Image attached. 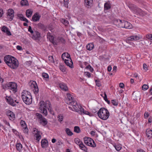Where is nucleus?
I'll return each mask as SVG.
<instances>
[{"label": "nucleus", "instance_id": "f257e3e1", "mask_svg": "<svg viewBox=\"0 0 152 152\" xmlns=\"http://www.w3.org/2000/svg\"><path fill=\"white\" fill-rule=\"evenodd\" d=\"M4 61L7 65L11 68L16 69L18 67L19 63L18 60L10 55H6L4 58Z\"/></svg>", "mask_w": 152, "mask_h": 152}, {"label": "nucleus", "instance_id": "f03ea898", "mask_svg": "<svg viewBox=\"0 0 152 152\" xmlns=\"http://www.w3.org/2000/svg\"><path fill=\"white\" fill-rule=\"evenodd\" d=\"M39 104L40 106L39 109L41 110V112L45 116H46L47 115V107L48 108V110L51 113L52 110L51 104L49 101L48 100L46 101L45 104L44 101H41L40 102Z\"/></svg>", "mask_w": 152, "mask_h": 152}, {"label": "nucleus", "instance_id": "7ed1b4c3", "mask_svg": "<svg viewBox=\"0 0 152 152\" xmlns=\"http://www.w3.org/2000/svg\"><path fill=\"white\" fill-rule=\"evenodd\" d=\"M21 94V97L23 102L26 104L29 105L31 104L32 102V99L30 92L24 90Z\"/></svg>", "mask_w": 152, "mask_h": 152}, {"label": "nucleus", "instance_id": "20e7f679", "mask_svg": "<svg viewBox=\"0 0 152 152\" xmlns=\"http://www.w3.org/2000/svg\"><path fill=\"white\" fill-rule=\"evenodd\" d=\"M98 117L101 119L105 120L109 118L110 115L108 111L104 108H101L97 113Z\"/></svg>", "mask_w": 152, "mask_h": 152}, {"label": "nucleus", "instance_id": "39448f33", "mask_svg": "<svg viewBox=\"0 0 152 152\" xmlns=\"http://www.w3.org/2000/svg\"><path fill=\"white\" fill-rule=\"evenodd\" d=\"M67 103L70 105L72 106L74 110H77L78 104L75 99L73 98L72 95L70 94H67Z\"/></svg>", "mask_w": 152, "mask_h": 152}, {"label": "nucleus", "instance_id": "423d86ee", "mask_svg": "<svg viewBox=\"0 0 152 152\" xmlns=\"http://www.w3.org/2000/svg\"><path fill=\"white\" fill-rule=\"evenodd\" d=\"M69 108L70 109L72 110L73 111H75L76 112H78V113L81 115H83V114H85L86 115H88L90 116H91L92 115V114L90 113L89 112L85 110L83 108L82 106L80 105H78L77 110H73L72 107L70 106L69 107Z\"/></svg>", "mask_w": 152, "mask_h": 152}, {"label": "nucleus", "instance_id": "0eeeda50", "mask_svg": "<svg viewBox=\"0 0 152 152\" xmlns=\"http://www.w3.org/2000/svg\"><path fill=\"white\" fill-rule=\"evenodd\" d=\"M83 139L84 143L86 145L93 147H95L96 146L94 141L91 138L85 137Z\"/></svg>", "mask_w": 152, "mask_h": 152}, {"label": "nucleus", "instance_id": "6e6552de", "mask_svg": "<svg viewBox=\"0 0 152 152\" xmlns=\"http://www.w3.org/2000/svg\"><path fill=\"white\" fill-rule=\"evenodd\" d=\"M14 17V11L12 9H9L7 12V18L10 21H12Z\"/></svg>", "mask_w": 152, "mask_h": 152}, {"label": "nucleus", "instance_id": "1a4fd4ad", "mask_svg": "<svg viewBox=\"0 0 152 152\" xmlns=\"http://www.w3.org/2000/svg\"><path fill=\"white\" fill-rule=\"evenodd\" d=\"M128 7L132 10L134 11H136L138 13L141 11V10L136 7L135 6L131 3H129L128 4Z\"/></svg>", "mask_w": 152, "mask_h": 152}, {"label": "nucleus", "instance_id": "9d476101", "mask_svg": "<svg viewBox=\"0 0 152 152\" xmlns=\"http://www.w3.org/2000/svg\"><path fill=\"white\" fill-rule=\"evenodd\" d=\"M30 86L32 88H34L33 91L35 94H37L39 91V89L36 82L35 81L31 82Z\"/></svg>", "mask_w": 152, "mask_h": 152}, {"label": "nucleus", "instance_id": "9b49d317", "mask_svg": "<svg viewBox=\"0 0 152 152\" xmlns=\"http://www.w3.org/2000/svg\"><path fill=\"white\" fill-rule=\"evenodd\" d=\"M10 83L9 87V89L11 90L14 93L16 92L17 91V84L13 82H10Z\"/></svg>", "mask_w": 152, "mask_h": 152}, {"label": "nucleus", "instance_id": "f8f14e48", "mask_svg": "<svg viewBox=\"0 0 152 152\" xmlns=\"http://www.w3.org/2000/svg\"><path fill=\"white\" fill-rule=\"evenodd\" d=\"M7 101L10 105L13 106H15L16 104L15 102L18 103L19 102L15 100H14L11 97H9L8 98L6 99Z\"/></svg>", "mask_w": 152, "mask_h": 152}, {"label": "nucleus", "instance_id": "ddd939ff", "mask_svg": "<svg viewBox=\"0 0 152 152\" xmlns=\"http://www.w3.org/2000/svg\"><path fill=\"white\" fill-rule=\"evenodd\" d=\"M41 16L39 14L36 12L35 13L32 17V20L34 22H36L39 20Z\"/></svg>", "mask_w": 152, "mask_h": 152}, {"label": "nucleus", "instance_id": "4468645a", "mask_svg": "<svg viewBox=\"0 0 152 152\" xmlns=\"http://www.w3.org/2000/svg\"><path fill=\"white\" fill-rule=\"evenodd\" d=\"M31 34L32 35V38L34 40L38 39L40 36V33L37 31H34V33Z\"/></svg>", "mask_w": 152, "mask_h": 152}, {"label": "nucleus", "instance_id": "2eb2a0df", "mask_svg": "<svg viewBox=\"0 0 152 152\" xmlns=\"http://www.w3.org/2000/svg\"><path fill=\"white\" fill-rule=\"evenodd\" d=\"M7 114L10 120H13L15 118V114L10 110H8L7 111Z\"/></svg>", "mask_w": 152, "mask_h": 152}, {"label": "nucleus", "instance_id": "dca6fc26", "mask_svg": "<svg viewBox=\"0 0 152 152\" xmlns=\"http://www.w3.org/2000/svg\"><path fill=\"white\" fill-rule=\"evenodd\" d=\"M140 39L139 37L137 35L131 36L127 38V40L129 41H136L139 40Z\"/></svg>", "mask_w": 152, "mask_h": 152}, {"label": "nucleus", "instance_id": "f3484780", "mask_svg": "<svg viewBox=\"0 0 152 152\" xmlns=\"http://www.w3.org/2000/svg\"><path fill=\"white\" fill-rule=\"evenodd\" d=\"M41 133L38 130H37V133H36L35 136L36 138V140H37L38 142L40 140L41 138Z\"/></svg>", "mask_w": 152, "mask_h": 152}, {"label": "nucleus", "instance_id": "a211bd4d", "mask_svg": "<svg viewBox=\"0 0 152 152\" xmlns=\"http://www.w3.org/2000/svg\"><path fill=\"white\" fill-rule=\"evenodd\" d=\"M124 26V28L129 29H130L132 28V24L126 21H125Z\"/></svg>", "mask_w": 152, "mask_h": 152}, {"label": "nucleus", "instance_id": "6ab92c4d", "mask_svg": "<svg viewBox=\"0 0 152 152\" xmlns=\"http://www.w3.org/2000/svg\"><path fill=\"white\" fill-rule=\"evenodd\" d=\"M146 134L147 137L149 139L151 138L152 137V130L150 129H147Z\"/></svg>", "mask_w": 152, "mask_h": 152}, {"label": "nucleus", "instance_id": "aec40b11", "mask_svg": "<svg viewBox=\"0 0 152 152\" xmlns=\"http://www.w3.org/2000/svg\"><path fill=\"white\" fill-rule=\"evenodd\" d=\"M60 87L63 90L66 91L68 90V88L66 84L64 83H61L59 85Z\"/></svg>", "mask_w": 152, "mask_h": 152}, {"label": "nucleus", "instance_id": "412c9836", "mask_svg": "<svg viewBox=\"0 0 152 152\" xmlns=\"http://www.w3.org/2000/svg\"><path fill=\"white\" fill-rule=\"evenodd\" d=\"M64 62L66 65L69 66L70 67L72 68V65L73 63L72 60L70 59V60L65 59Z\"/></svg>", "mask_w": 152, "mask_h": 152}, {"label": "nucleus", "instance_id": "4be33fe9", "mask_svg": "<svg viewBox=\"0 0 152 152\" xmlns=\"http://www.w3.org/2000/svg\"><path fill=\"white\" fill-rule=\"evenodd\" d=\"M42 147L43 148H45L48 145V142L46 140H42L41 142Z\"/></svg>", "mask_w": 152, "mask_h": 152}, {"label": "nucleus", "instance_id": "5701e85b", "mask_svg": "<svg viewBox=\"0 0 152 152\" xmlns=\"http://www.w3.org/2000/svg\"><path fill=\"white\" fill-rule=\"evenodd\" d=\"M79 148L84 151L87 152L88 151V149L87 147L84 145L83 142L79 145Z\"/></svg>", "mask_w": 152, "mask_h": 152}, {"label": "nucleus", "instance_id": "b1692460", "mask_svg": "<svg viewBox=\"0 0 152 152\" xmlns=\"http://www.w3.org/2000/svg\"><path fill=\"white\" fill-rule=\"evenodd\" d=\"M10 82L7 83L6 84H2L1 86L2 88L4 89H9V86H10Z\"/></svg>", "mask_w": 152, "mask_h": 152}, {"label": "nucleus", "instance_id": "393cba45", "mask_svg": "<svg viewBox=\"0 0 152 152\" xmlns=\"http://www.w3.org/2000/svg\"><path fill=\"white\" fill-rule=\"evenodd\" d=\"M39 121L40 123L44 126H46L48 123V121L47 119L44 118H43L42 119L40 120Z\"/></svg>", "mask_w": 152, "mask_h": 152}, {"label": "nucleus", "instance_id": "a878e982", "mask_svg": "<svg viewBox=\"0 0 152 152\" xmlns=\"http://www.w3.org/2000/svg\"><path fill=\"white\" fill-rule=\"evenodd\" d=\"M33 13V11L31 9H28L27 10L26 12V15L28 18L30 17L31 16Z\"/></svg>", "mask_w": 152, "mask_h": 152}, {"label": "nucleus", "instance_id": "bb28decb", "mask_svg": "<svg viewBox=\"0 0 152 152\" xmlns=\"http://www.w3.org/2000/svg\"><path fill=\"white\" fill-rule=\"evenodd\" d=\"M111 7L110 4V2L108 1L104 4V8L105 9L107 10H109Z\"/></svg>", "mask_w": 152, "mask_h": 152}, {"label": "nucleus", "instance_id": "cd10ccee", "mask_svg": "<svg viewBox=\"0 0 152 152\" xmlns=\"http://www.w3.org/2000/svg\"><path fill=\"white\" fill-rule=\"evenodd\" d=\"M18 17L20 18L21 20L26 22V23H28V20L22 14H19L18 15Z\"/></svg>", "mask_w": 152, "mask_h": 152}, {"label": "nucleus", "instance_id": "c85d7f7f", "mask_svg": "<svg viewBox=\"0 0 152 152\" xmlns=\"http://www.w3.org/2000/svg\"><path fill=\"white\" fill-rule=\"evenodd\" d=\"M74 142L75 143L79 146L83 143V142L81 141L78 138H75Z\"/></svg>", "mask_w": 152, "mask_h": 152}, {"label": "nucleus", "instance_id": "c756f323", "mask_svg": "<svg viewBox=\"0 0 152 152\" xmlns=\"http://www.w3.org/2000/svg\"><path fill=\"white\" fill-rule=\"evenodd\" d=\"M16 148L18 151L19 152L21 151L22 148V144L20 143H17L16 145Z\"/></svg>", "mask_w": 152, "mask_h": 152}, {"label": "nucleus", "instance_id": "7c9ffc66", "mask_svg": "<svg viewBox=\"0 0 152 152\" xmlns=\"http://www.w3.org/2000/svg\"><path fill=\"white\" fill-rule=\"evenodd\" d=\"M119 24L118 27L119 28H124L125 23V20H120V21H119Z\"/></svg>", "mask_w": 152, "mask_h": 152}, {"label": "nucleus", "instance_id": "2f4dec72", "mask_svg": "<svg viewBox=\"0 0 152 152\" xmlns=\"http://www.w3.org/2000/svg\"><path fill=\"white\" fill-rule=\"evenodd\" d=\"M94 47V45L92 43H90L86 46V48L87 50H91Z\"/></svg>", "mask_w": 152, "mask_h": 152}, {"label": "nucleus", "instance_id": "473e14b6", "mask_svg": "<svg viewBox=\"0 0 152 152\" xmlns=\"http://www.w3.org/2000/svg\"><path fill=\"white\" fill-rule=\"evenodd\" d=\"M65 57L66 58H68L70 57V55L68 53H64L62 55V58L64 60L65 59L64 57Z\"/></svg>", "mask_w": 152, "mask_h": 152}, {"label": "nucleus", "instance_id": "72a5a7b5", "mask_svg": "<svg viewBox=\"0 0 152 152\" xmlns=\"http://www.w3.org/2000/svg\"><path fill=\"white\" fill-rule=\"evenodd\" d=\"M20 4L22 6H27L28 5V3L27 0H22L21 1Z\"/></svg>", "mask_w": 152, "mask_h": 152}, {"label": "nucleus", "instance_id": "f704fd0d", "mask_svg": "<svg viewBox=\"0 0 152 152\" xmlns=\"http://www.w3.org/2000/svg\"><path fill=\"white\" fill-rule=\"evenodd\" d=\"M61 21L64 25L65 26H67L69 24V22L68 20L64 19L62 18L61 20Z\"/></svg>", "mask_w": 152, "mask_h": 152}, {"label": "nucleus", "instance_id": "c9c22d12", "mask_svg": "<svg viewBox=\"0 0 152 152\" xmlns=\"http://www.w3.org/2000/svg\"><path fill=\"white\" fill-rule=\"evenodd\" d=\"M114 147L116 150L118 151H120L122 148L121 145L120 144L114 145Z\"/></svg>", "mask_w": 152, "mask_h": 152}, {"label": "nucleus", "instance_id": "e433bc0d", "mask_svg": "<svg viewBox=\"0 0 152 152\" xmlns=\"http://www.w3.org/2000/svg\"><path fill=\"white\" fill-rule=\"evenodd\" d=\"M65 131H66V133L69 136H71L73 134V133L70 130V129L69 128L66 129Z\"/></svg>", "mask_w": 152, "mask_h": 152}, {"label": "nucleus", "instance_id": "4c0bfd02", "mask_svg": "<svg viewBox=\"0 0 152 152\" xmlns=\"http://www.w3.org/2000/svg\"><path fill=\"white\" fill-rule=\"evenodd\" d=\"M120 19H115L113 20V23L114 24L116 25L118 27L119 24V21H120Z\"/></svg>", "mask_w": 152, "mask_h": 152}, {"label": "nucleus", "instance_id": "58836bf2", "mask_svg": "<svg viewBox=\"0 0 152 152\" xmlns=\"http://www.w3.org/2000/svg\"><path fill=\"white\" fill-rule=\"evenodd\" d=\"M86 4L88 6H90L93 2V0H85Z\"/></svg>", "mask_w": 152, "mask_h": 152}, {"label": "nucleus", "instance_id": "ea45409f", "mask_svg": "<svg viewBox=\"0 0 152 152\" xmlns=\"http://www.w3.org/2000/svg\"><path fill=\"white\" fill-rule=\"evenodd\" d=\"M38 27L42 29H44L45 28V27L44 25L41 23H39L37 24Z\"/></svg>", "mask_w": 152, "mask_h": 152}, {"label": "nucleus", "instance_id": "a19ab883", "mask_svg": "<svg viewBox=\"0 0 152 152\" xmlns=\"http://www.w3.org/2000/svg\"><path fill=\"white\" fill-rule=\"evenodd\" d=\"M74 131L75 132L77 133H79L80 132L79 127L77 126H75L74 127Z\"/></svg>", "mask_w": 152, "mask_h": 152}, {"label": "nucleus", "instance_id": "79ce46f5", "mask_svg": "<svg viewBox=\"0 0 152 152\" xmlns=\"http://www.w3.org/2000/svg\"><path fill=\"white\" fill-rule=\"evenodd\" d=\"M111 103L114 106H117L118 105V102L117 100L113 99L111 101Z\"/></svg>", "mask_w": 152, "mask_h": 152}, {"label": "nucleus", "instance_id": "37998d69", "mask_svg": "<svg viewBox=\"0 0 152 152\" xmlns=\"http://www.w3.org/2000/svg\"><path fill=\"white\" fill-rule=\"evenodd\" d=\"M20 124L22 127H26L27 125L25 122L23 121H21L20 122Z\"/></svg>", "mask_w": 152, "mask_h": 152}, {"label": "nucleus", "instance_id": "c03bdc74", "mask_svg": "<svg viewBox=\"0 0 152 152\" xmlns=\"http://www.w3.org/2000/svg\"><path fill=\"white\" fill-rule=\"evenodd\" d=\"M104 100L108 104H110V102L109 100H108L107 99V96L105 92L104 93Z\"/></svg>", "mask_w": 152, "mask_h": 152}, {"label": "nucleus", "instance_id": "a18cd8bd", "mask_svg": "<svg viewBox=\"0 0 152 152\" xmlns=\"http://www.w3.org/2000/svg\"><path fill=\"white\" fill-rule=\"evenodd\" d=\"M36 115L37 117V118L39 119V121L43 118L42 115L39 113H37L36 114Z\"/></svg>", "mask_w": 152, "mask_h": 152}, {"label": "nucleus", "instance_id": "49530a36", "mask_svg": "<svg viewBox=\"0 0 152 152\" xmlns=\"http://www.w3.org/2000/svg\"><path fill=\"white\" fill-rule=\"evenodd\" d=\"M8 29V28L5 26H2L1 28V31L4 33H5Z\"/></svg>", "mask_w": 152, "mask_h": 152}, {"label": "nucleus", "instance_id": "de8ad7c7", "mask_svg": "<svg viewBox=\"0 0 152 152\" xmlns=\"http://www.w3.org/2000/svg\"><path fill=\"white\" fill-rule=\"evenodd\" d=\"M148 88V86L144 84L142 86V89L143 90H146Z\"/></svg>", "mask_w": 152, "mask_h": 152}, {"label": "nucleus", "instance_id": "09e8293b", "mask_svg": "<svg viewBox=\"0 0 152 152\" xmlns=\"http://www.w3.org/2000/svg\"><path fill=\"white\" fill-rule=\"evenodd\" d=\"M58 121L60 122H61L63 120V116L61 115H58Z\"/></svg>", "mask_w": 152, "mask_h": 152}, {"label": "nucleus", "instance_id": "8fccbe9b", "mask_svg": "<svg viewBox=\"0 0 152 152\" xmlns=\"http://www.w3.org/2000/svg\"><path fill=\"white\" fill-rule=\"evenodd\" d=\"M59 69L60 70L63 72H65L66 71V69L63 66H60Z\"/></svg>", "mask_w": 152, "mask_h": 152}, {"label": "nucleus", "instance_id": "3c124183", "mask_svg": "<svg viewBox=\"0 0 152 152\" xmlns=\"http://www.w3.org/2000/svg\"><path fill=\"white\" fill-rule=\"evenodd\" d=\"M42 76L44 78H48L49 77L48 75L45 73H43L42 75Z\"/></svg>", "mask_w": 152, "mask_h": 152}, {"label": "nucleus", "instance_id": "603ef678", "mask_svg": "<svg viewBox=\"0 0 152 152\" xmlns=\"http://www.w3.org/2000/svg\"><path fill=\"white\" fill-rule=\"evenodd\" d=\"M28 31L29 32H30L31 34L34 33V31L32 30L31 27V26H29Z\"/></svg>", "mask_w": 152, "mask_h": 152}, {"label": "nucleus", "instance_id": "864d4df0", "mask_svg": "<svg viewBox=\"0 0 152 152\" xmlns=\"http://www.w3.org/2000/svg\"><path fill=\"white\" fill-rule=\"evenodd\" d=\"M96 85L98 87H99L101 86V84L100 83V81L99 80H95Z\"/></svg>", "mask_w": 152, "mask_h": 152}, {"label": "nucleus", "instance_id": "5fc2aeb1", "mask_svg": "<svg viewBox=\"0 0 152 152\" xmlns=\"http://www.w3.org/2000/svg\"><path fill=\"white\" fill-rule=\"evenodd\" d=\"M69 0H64V4L65 7H67L68 4Z\"/></svg>", "mask_w": 152, "mask_h": 152}, {"label": "nucleus", "instance_id": "6e6d98bb", "mask_svg": "<svg viewBox=\"0 0 152 152\" xmlns=\"http://www.w3.org/2000/svg\"><path fill=\"white\" fill-rule=\"evenodd\" d=\"M23 131L25 133H27L28 132V129L26 126V127H23Z\"/></svg>", "mask_w": 152, "mask_h": 152}, {"label": "nucleus", "instance_id": "4d7b16f0", "mask_svg": "<svg viewBox=\"0 0 152 152\" xmlns=\"http://www.w3.org/2000/svg\"><path fill=\"white\" fill-rule=\"evenodd\" d=\"M147 38L149 39L152 40V34H148L147 36Z\"/></svg>", "mask_w": 152, "mask_h": 152}, {"label": "nucleus", "instance_id": "13d9d810", "mask_svg": "<svg viewBox=\"0 0 152 152\" xmlns=\"http://www.w3.org/2000/svg\"><path fill=\"white\" fill-rule=\"evenodd\" d=\"M86 75L88 77H91V73L88 72H85Z\"/></svg>", "mask_w": 152, "mask_h": 152}, {"label": "nucleus", "instance_id": "bf43d9fd", "mask_svg": "<svg viewBox=\"0 0 152 152\" xmlns=\"http://www.w3.org/2000/svg\"><path fill=\"white\" fill-rule=\"evenodd\" d=\"M86 68H87H87L89 69L91 72L92 71H93V68L91 67V66L90 65H88V66H87L86 67Z\"/></svg>", "mask_w": 152, "mask_h": 152}, {"label": "nucleus", "instance_id": "052dcab7", "mask_svg": "<svg viewBox=\"0 0 152 152\" xmlns=\"http://www.w3.org/2000/svg\"><path fill=\"white\" fill-rule=\"evenodd\" d=\"M3 14V10L2 9H0V18L2 16Z\"/></svg>", "mask_w": 152, "mask_h": 152}, {"label": "nucleus", "instance_id": "680f3d73", "mask_svg": "<svg viewBox=\"0 0 152 152\" xmlns=\"http://www.w3.org/2000/svg\"><path fill=\"white\" fill-rule=\"evenodd\" d=\"M5 33H6L9 36H10L12 34L9 29H8Z\"/></svg>", "mask_w": 152, "mask_h": 152}, {"label": "nucleus", "instance_id": "e2e57ef3", "mask_svg": "<svg viewBox=\"0 0 152 152\" xmlns=\"http://www.w3.org/2000/svg\"><path fill=\"white\" fill-rule=\"evenodd\" d=\"M49 60H50L51 61H53V56H49Z\"/></svg>", "mask_w": 152, "mask_h": 152}, {"label": "nucleus", "instance_id": "0e129e2a", "mask_svg": "<svg viewBox=\"0 0 152 152\" xmlns=\"http://www.w3.org/2000/svg\"><path fill=\"white\" fill-rule=\"evenodd\" d=\"M107 70L109 72H110L112 69V67L110 66H109L107 67Z\"/></svg>", "mask_w": 152, "mask_h": 152}, {"label": "nucleus", "instance_id": "69168bd1", "mask_svg": "<svg viewBox=\"0 0 152 152\" xmlns=\"http://www.w3.org/2000/svg\"><path fill=\"white\" fill-rule=\"evenodd\" d=\"M147 68V65L145 64H143V68L144 69L146 70Z\"/></svg>", "mask_w": 152, "mask_h": 152}, {"label": "nucleus", "instance_id": "338daca9", "mask_svg": "<svg viewBox=\"0 0 152 152\" xmlns=\"http://www.w3.org/2000/svg\"><path fill=\"white\" fill-rule=\"evenodd\" d=\"M119 86L121 88H123L124 86V85L123 83H120L119 84Z\"/></svg>", "mask_w": 152, "mask_h": 152}, {"label": "nucleus", "instance_id": "774afa93", "mask_svg": "<svg viewBox=\"0 0 152 152\" xmlns=\"http://www.w3.org/2000/svg\"><path fill=\"white\" fill-rule=\"evenodd\" d=\"M148 116V113H145L144 115V117L145 118H147Z\"/></svg>", "mask_w": 152, "mask_h": 152}]
</instances>
